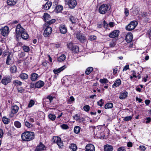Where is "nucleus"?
Masks as SVG:
<instances>
[{
    "mask_svg": "<svg viewBox=\"0 0 151 151\" xmlns=\"http://www.w3.org/2000/svg\"><path fill=\"white\" fill-rule=\"evenodd\" d=\"M96 37L94 35H91L89 37V39L91 40H93L96 39Z\"/></svg>",
    "mask_w": 151,
    "mask_h": 151,
    "instance_id": "obj_50",
    "label": "nucleus"
},
{
    "mask_svg": "<svg viewBox=\"0 0 151 151\" xmlns=\"http://www.w3.org/2000/svg\"><path fill=\"white\" fill-rule=\"evenodd\" d=\"M139 148L141 150L143 151H145L146 149V148L145 147V146H140L139 147Z\"/></svg>",
    "mask_w": 151,
    "mask_h": 151,
    "instance_id": "obj_58",
    "label": "nucleus"
},
{
    "mask_svg": "<svg viewBox=\"0 0 151 151\" xmlns=\"http://www.w3.org/2000/svg\"><path fill=\"white\" fill-rule=\"evenodd\" d=\"M35 102L32 100H31L28 104V107H32L34 104Z\"/></svg>",
    "mask_w": 151,
    "mask_h": 151,
    "instance_id": "obj_47",
    "label": "nucleus"
},
{
    "mask_svg": "<svg viewBox=\"0 0 151 151\" xmlns=\"http://www.w3.org/2000/svg\"><path fill=\"white\" fill-rule=\"evenodd\" d=\"M53 98V97L50 95L47 96V99H49L50 103L52 102Z\"/></svg>",
    "mask_w": 151,
    "mask_h": 151,
    "instance_id": "obj_52",
    "label": "nucleus"
},
{
    "mask_svg": "<svg viewBox=\"0 0 151 151\" xmlns=\"http://www.w3.org/2000/svg\"><path fill=\"white\" fill-rule=\"evenodd\" d=\"M86 150L88 151H95V147L93 145L89 144L86 145Z\"/></svg>",
    "mask_w": 151,
    "mask_h": 151,
    "instance_id": "obj_13",
    "label": "nucleus"
},
{
    "mask_svg": "<svg viewBox=\"0 0 151 151\" xmlns=\"http://www.w3.org/2000/svg\"><path fill=\"white\" fill-rule=\"evenodd\" d=\"M2 121L4 124H7L9 122V119L5 117L4 116L3 118Z\"/></svg>",
    "mask_w": 151,
    "mask_h": 151,
    "instance_id": "obj_36",
    "label": "nucleus"
},
{
    "mask_svg": "<svg viewBox=\"0 0 151 151\" xmlns=\"http://www.w3.org/2000/svg\"><path fill=\"white\" fill-rule=\"evenodd\" d=\"M127 146L129 147H131L132 146V143L130 142H129L127 143Z\"/></svg>",
    "mask_w": 151,
    "mask_h": 151,
    "instance_id": "obj_59",
    "label": "nucleus"
},
{
    "mask_svg": "<svg viewBox=\"0 0 151 151\" xmlns=\"http://www.w3.org/2000/svg\"><path fill=\"white\" fill-rule=\"evenodd\" d=\"M76 38L81 42H83L86 39V37L84 35L82 34L78 33L76 35Z\"/></svg>",
    "mask_w": 151,
    "mask_h": 151,
    "instance_id": "obj_11",
    "label": "nucleus"
},
{
    "mask_svg": "<svg viewBox=\"0 0 151 151\" xmlns=\"http://www.w3.org/2000/svg\"><path fill=\"white\" fill-rule=\"evenodd\" d=\"M24 50L25 52H28L29 50V47L26 46H24L23 47Z\"/></svg>",
    "mask_w": 151,
    "mask_h": 151,
    "instance_id": "obj_44",
    "label": "nucleus"
},
{
    "mask_svg": "<svg viewBox=\"0 0 151 151\" xmlns=\"http://www.w3.org/2000/svg\"><path fill=\"white\" fill-rule=\"evenodd\" d=\"M80 127L79 126L75 127L74 129V132L76 134H78L80 131Z\"/></svg>",
    "mask_w": 151,
    "mask_h": 151,
    "instance_id": "obj_35",
    "label": "nucleus"
},
{
    "mask_svg": "<svg viewBox=\"0 0 151 151\" xmlns=\"http://www.w3.org/2000/svg\"><path fill=\"white\" fill-rule=\"evenodd\" d=\"M115 45V43L113 42H111L110 44V46L111 47H114Z\"/></svg>",
    "mask_w": 151,
    "mask_h": 151,
    "instance_id": "obj_61",
    "label": "nucleus"
},
{
    "mask_svg": "<svg viewBox=\"0 0 151 151\" xmlns=\"http://www.w3.org/2000/svg\"><path fill=\"white\" fill-rule=\"evenodd\" d=\"M90 109V107L89 105H86L84 106L83 109L84 110L86 111H88Z\"/></svg>",
    "mask_w": 151,
    "mask_h": 151,
    "instance_id": "obj_48",
    "label": "nucleus"
},
{
    "mask_svg": "<svg viewBox=\"0 0 151 151\" xmlns=\"http://www.w3.org/2000/svg\"><path fill=\"white\" fill-rule=\"evenodd\" d=\"M151 121V118L150 117L147 118V121L146 122V123H149Z\"/></svg>",
    "mask_w": 151,
    "mask_h": 151,
    "instance_id": "obj_64",
    "label": "nucleus"
},
{
    "mask_svg": "<svg viewBox=\"0 0 151 151\" xmlns=\"http://www.w3.org/2000/svg\"><path fill=\"white\" fill-rule=\"evenodd\" d=\"M19 76L23 80L27 79L28 78V75L25 73L21 74Z\"/></svg>",
    "mask_w": 151,
    "mask_h": 151,
    "instance_id": "obj_26",
    "label": "nucleus"
},
{
    "mask_svg": "<svg viewBox=\"0 0 151 151\" xmlns=\"http://www.w3.org/2000/svg\"><path fill=\"white\" fill-rule=\"evenodd\" d=\"M15 86H21L22 84V83L20 81L18 80H15L13 82Z\"/></svg>",
    "mask_w": 151,
    "mask_h": 151,
    "instance_id": "obj_37",
    "label": "nucleus"
},
{
    "mask_svg": "<svg viewBox=\"0 0 151 151\" xmlns=\"http://www.w3.org/2000/svg\"><path fill=\"white\" fill-rule=\"evenodd\" d=\"M71 50L73 52L77 53L79 51V48L78 47L76 46H74Z\"/></svg>",
    "mask_w": 151,
    "mask_h": 151,
    "instance_id": "obj_39",
    "label": "nucleus"
},
{
    "mask_svg": "<svg viewBox=\"0 0 151 151\" xmlns=\"http://www.w3.org/2000/svg\"><path fill=\"white\" fill-rule=\"evenodd\" d=\"M17 70V67L15 65H13L10 68V70L11 73H15Z\"/></svg>",
    "mask_w": 151,
    "mask_h": 151,
    "instance_id": "obj_31",
    "label": "nucleus"
},
{
    "mask_svg": "<svg viewBox=\"0 0 151 151\" xmlns=\"http://www.w3.org/2000/svg\"><path fill=\"white\" fill-rule=\"evenodd\" d=\"M44 84V82L42 81H39L37 82L35 85V86L37 88H40L43 86Z\"/></svg>",
    "mask_w": 151,
    "mask_h": 151,
    "instance_id": "obj_20",
    "label": "nucleus"
},
{
    "mask_svg": "<svg viewBox=\"0 0 151 151\" xmlns=\"http://www.w3.org/2000/svg\"><path fill=\"white\" fill-rule=\"evenodd\" d=\"M103 23L104 27L106 29H107L108 27L109 24H108L106 23L105 20L103 21Z\"/></svg>",
    "mask_w": 151,
    "mask_h": 151,
    "instance_id": "obj_54",
    "label": "nucleus"
},
{
    "mask_svg": "<svg viewBox=\"0 0 151 151\" xmlns=\"http://www.w3.org/2000/svg\"><path fill=\"white\" fill-rule=\"evenodd\" d=\"M13 54L12 52H9L7 57L6 63L8 65L12 64L14 62Z\"/></svg>",
    "mask_w": 151,
    "mask_h": 151,
    "instance_id": "obj_4",
    "label": "nucleus"
},
{
    "mask_svg": "<svg viewBox=\"0 0 151 151\" xmlns=\"http://www.w3.org/2000/svg\"><path fill=\"white\" fill-rule=\"evenodd\" d=\"M60 127L63 129H67L69 128V127L67 125L65 124L61 125Z\"/></svg>",
    "mask_w": 151,
    "mask_h": 151,
    "instance_id": "obj_45",
    "label": "nucleus"
},
{
    "mask_svg": "<svg viewBox=\"0 0 151 151\" xmlns=\"http://www.w3.org/2000/svg\"><path fill=\"white\" fill-rule=\"evenodd\" d=\"M19 107L16 105L13 106L11 108V112L13 114L16 113L18 111Z\"/></svg>",
    "mask_w": 151,
    "mask_h": 151,
    "instance_id": "obj_17",
    "label": "nucleus"
},
{
    "mask_svg": "<svg viewBox=\"0 0 151 151\" xmlns=\"http://www.w3.org/2000/svg\"><path fill=\"white\" fill-rule=\"evenodd\" d=\"M54 142L57 144L59 147L63 146V142L60 137H54L53 138Z\"/></svg>",
    "mask_w": 151,
    "mask_h": 151,
    "instance_id": "obj_6",
    "label": "nucleus"
},
{
    "mask_svg": "<svg viewBox=\"0 0 151 151\" xmlns=\"http://www.w3.org/2000/svg\"><path fill=\"white\" fill-rule=\"evenodd\" d=\"M74 98L73 96H71L70 97V98L69 100V101H74Z\"/></svg>",
    "mask_w": 151,
    "mask_h": 151,
    "instance_id": "obj_62",
    "label": "nucleus"
},
{
    "mask_svg": "<svg viewBox=\"0 0 151 151\" xmlns=\"http://www.w3.org/2000/svg\"><path fill=\"white\" fill-rule=\"evenodd\" d=\"M1 34L4 36L7 35L9 32V28L7 26H5L1 29Z\"/></svg>",
    "mask_w": 151,
    "mask_h": 151,
    "instance_id": "obj_9",
    "label": "nucleus"
},
{
    "mask_svg": "<svg viewBox=\"0 0 151 151\" xmlns=\"http://www.w3.org/2000/svg\"><path fill=\"white\" fill-rule=\"evenodd\" d=\"M129 69V65H126L124 66V68L123 70V71H126L127 70H128Z\"/></svg>",
    "mask_w": 151,
    "mask_h": 151,
    "instance_id": "obj_56",
    "label": "nucleus"
},
{
    "mask_svg": "<svg viewBox=\"0 0 151 151\" xmlns=\"http://www.w3.org/2000/svg\"><path fill=\"white\" fill-rule=\"evenodd\" d=\"M93 70V68L92 67H89L86 70L85 73L86 75H88L89 74L91 71Z\"/></svg>",
    "mask_w": 151,
    "mask_h": 151,
    "instance_id": "obj_32",
    "label": "nucleus"
},
{
    "mask_svg": "<svg viewBox=\"0 0 151 151\" xmlns=\"http://www.w3.org/2000/svg\"><path fill=\"white\" fill-rule=\"evenodd\" d=\"M133 38V35L130 32H129L126 36V41L128 42H130L132 41Z\"/></svg>",
    "mask_w": 151,
    "mask_h": 151,
    "instance_id": "obj_12",
    "label": "nucleus"
},
{
    "mask_svg": "<svg viewBox=\"0 0 151 151\" xmlns=\"http://www.w3.org/2000/svg\"><path fill=\"white\" fill-rule=\"evenodd\" d=\"M65 58L66 57L65 55L64 54H62L57 58V60L59 62H61L64 60Z\"/></svg>",
    "mask_w": 151,
    "mask_h": 151,
    "instance_id": "obj_24",
    "label": "nucleus"
},
{
    "mask_svg": "<svg viewBox=\"0 0 151 151\" xmlns=\"http://www.w3.org/2000/svg\"><path fill=\"white\" fill-rule=\"evenodd\" d=\"M80 117L78 116V114H76L75 115L74 117V118L75 120L78 121L79 119L80 118Z\"/></svg>",
    "mask_w": 151,
    "mask_h": 151,
    "instance_id": "obj_57",
    "label": "nucleus"
},
{
    "mask_svg": "<svg viewBox=\"0 0 151 151\" xmlns=\"http://www.w3.org/2000/svg\"><path fill=\"white\" fill-rule=\"evenodd\" d=\"M109 10V6L106 4H103L99 8V12L101 14H105Z\"/></svg>",
    "mask_w": 151,
    "mask_h": 151,
    "instance_id": "obj_2",
    "label": "nucleus"
},
{
    "mask_svg": "<svg viewBox=\"0 0 151 151\" xmlns=\"http://www.w3.org/2000/svg\"><path fill=\"white\" fill-rule=\"evenodd\" d=\"M14 124L15 126L17 128H20L21 126L20 123L17 121L15 122Z\"/></svg>",
    "mask_w": 151,
    "mask_h": 151,
    "instance_id": "obj_41",
    "label": "nucleus"
},
{
    "mask_svg": "<svg viewBox=\"0 0 151 151\" xmlns=\"http://www.w3.org/2000/svg\"><path fill=\"white\" fill-rule=\"evenodd\" d=\"M125 13L126 16H127L129 14L128 10L127 9H125Z\"/></svg>",
    "mask_w": 151,
    "mask_h": 151,
    "instance_id": "obj_63",
    "label": "nucleus"
},
{
    "mask_svg": "<svg viewBox=\"0 0 151 151\" xmlns=\"http://www.w3.org/2000/svg\"><path fill=\"white\" fill-rule=\"evenodd\" d=\"M63 9V7L61 5H58L57 6L55 9L57 12H60Z\"/></svg>",
    "mask_w": 151,
    "mask_h": 151,
    "instance_id": "obj_30",
    "label": "nucleus"
},
{
    "mask_svg": "<svg viewBox=\"0 0 151 151\" xmlns=\"http://www.w3.org/2000/svg\"><path fill=\"white\" fill-rule=\"evenodd\" d=\"M127 92L125 91L120 93L119 96V98L121 99H123L126 98L127 97Z\"/></svg>",
    "mask_w": 151,
    "mask_h": 151,
    "instance_id": "obj_23",
    "label": "nucleus"
},
{
    "mask_svg": "<svg viewBox=\"0 0 151 151\" xmlns=\"http://www.w3.org/2000/svg\"><path fill=\"white\" fill-rule=\"evenodd\" d=\"M24 123L25 126L28 128H30L32 127V124H30L27 121H25Z\"/></svg>",
    "mask_w": 151,
    "mask_h": 151,
    "instance_id": "obj_43",
    "label": "nucleus"
},
{
    "mask_svg": "<svg viewBox=\"0 0 151 151\" xmlns=\"http://www.w3.org/2000/svg\"><path fill=\"white\" fill-rule=\"evenodd\" d=\"M11 79L9 78L4 77L1 81V83L4 85H6L11 82Z\"/></svg>",
    "mask_w": 151,
    "mask_h": 151,
    "instance_id": "obj_15",
    "label": "nucleus"
},
{
    "mask_svg": "<svg viewBox=\"0 0 151 151\" xmlns=\"http://www.w3.org/2000/svg\"><path fill=\"white\" fill-rule=\"evenodd\" d=\"M132 119V117L131 116H127L125 117L124 119V121H129L131 119Z\"/></svg>",
    "mask_w": 151,
    "mask_h": 151,
    "instance_id": "obj_51",
    "label": "nucleus"
},
{
    "mask_svg": "<svg viewBox=\"0 0 151 151\" xmlns=\"http://www.w3.org/2000/svg\"><path fill=\"white\" fill-rule=\"evenodd\" d=\"M113 107V104L111 103H110L106 104L105 106V109H109L112 108Z\"/></svg>",
    "mask_w": 151,
    "mask_h": 151,
    "instance_id": "obj_33",
    "label": "nucleus"
},
{
    "mask_svg": "<svg viewBox=\"0 0 151 151\" xmlns=\"http://www.w3.org/2000/svg\"><path fill=\"white\" fill-rule=\"evenodd\" d=\"M138 23L137 21H133L131 22L126 27V29L127 30L130 31L134 29L137 25Z\"/></svg>",
    "mask_w": 151,
    "mask_h": 151,
    "instance_id": "obj_3",
    "label": "nucleus"
},
{
    "mask_svg": "<svg viewBox=\"0 0 151 151\" xmlns=\"http://www.w3.org/2000/svg\"><path fill=\"white\" fill-rule=\"evenodd\" d=\"M99 81L101 83H106L108 82V81L106 78H104L103 79H100Z\"/></svg>",
    "mask_w": 151,
    "mask_h": 151,
    "instance_id": "obj_46",
    "label": "nucleus"
},
{
    "mask_svg": "<svg viewBox=\"0 0 151 151\" xmlns=\"http://www.w3.org/2000/svg\"><path fill=\"white\" fill-rule=\"evenodd\" d=\"M60 30L61 33L64 34H65L67 31V29L65 25H61L60 27Z\"/></svg>",
    "mask_w": 151,
    "mask_h": 151,
    "instance_id": "obj_14",
    "label": "nucleus"
},
{
    "mask_svg": "<svg viewBox=\"0 0 151 151\" xmlns=\"http://www.w3.org/2000/svg\"><path fill=\"white\" fill-rule=\"evenodd\" d=\"M69 19L72 23H76L77 20V19L76 18L73 16L70 17Z\"/></svg>",
    "mask_w": 151,
    "mask_h": 151,
    "instance_id": "obj_38",
    "label": "nucleus"
},
{
    "mask_svg": "<svg viewBox=\"0 0 151 151\" xmlns=\"http://www.w3.org/2000/svg\"><path fill=\"white\" fill-rule=\"evenodd\" d=\"M17 1V0H8L7 3L9 5H13L16 4Z\"/></svg>",
    "mask_w": 151,
    "mask_h": 151,
    "instance_id": "obj_25",
    "label": "nucleus"
},
{
    "mask_svg": "<svg viewBox=\"0 0 151 151\" xmlns=\"http://www.w3.org/2000/svg\"><path fill=\"white\" fill-rule=\"evenodd\" d=\"M67 46L68 47V48L70 50H71L73 48L74 46L73 45V43L70 42L68 44Z\"/></svg>",
    "mask_w": 151,
    "mask_h": 151,
    "instance_id": "obj_49",
    "label": "nucleus"
},
{
    "mask_svg": "<svg viewBox=\"0 0 151 151\" xmlns=\"http://www.w3.org/2000/svg\"><path fill=\"white\" fill-rule=\"evenodd\" d=\"M22 38L24 40L27 39L29 37V35L27 32L24 31L21 35Z\"/></svg>",
    "mask_w": 151,
    "mask_h": 151,
    "instance_id": "obj_27",
    "label": "nucleus"
},
{
    "mask_svg": "<svg viewBox=\"0 0 151 151\" xmlns=\"http://www.w3.org/2000/svg\"><path fill=\"white\" fill-rule=\"evenodd\" d=\"M48 117L52 121L54 120L56 118V116L55 115L51 114L49 115Z\"/></svg>",
    "mask_w": 151,
    "mask_h": 151,
    "instance_id": "obj_40",
    "label": "nucleus"
},
{
    "mask_svg": "<svg viewBox=\"0 0 151 151\" xmlns=\"http://www.w3.org/2000/svg\"><path fill=\"white\" fill-rule=\"evenodd\" d=\"M121 83V81L120 79H118L116 80L113 85V87L114 88V87H117L119 86Z\"/></svg>",
    "mask_w": 151,
    "mask_h": 151,
    "instance_id": "obj_28",
    "label": "nucleus"
},
{
    "mask_svg": "<svg viewBox=\"0 0 151 151\" xmlns=\"http://www.w3.org/2000/svg\"><path fill=\"white\" fill-rule=\"evenodd\" d=\"M34 133L32 132H26L23 133L21 135L22 140L24 141H29L34 139Z\"/></svg>",
    "mask_w": 151,
    "mask_h": 151,
    "instance_id": "obj_1",
    "label": "nucleus"
},
{
    "mask_svg": "<svg viewBox=\"0 0 151 151\" xmlns=\"http://www.w3.org/2000/svg\"><path fill=\"white\" fill-rule=\"evenodd\" d=\"M70 149L72 150L73 151H76L77 148V146L76 145L74 144H72L70 146Z\"/></svg>",
    "mask_w": 151,
    "mask_h": 151,
    "instance_id": "obj_34",
    "label": "nucleus"
},
{
    "mask_svg": "<svg viewBox=\"0 0 151 151\" xmlns=\"http://www.w3.org/2000/svg\"><path fill=\"white\" fill-rule=\"evenodd\" d=\"M109 25L111 27H113L114 26V23L113 22H111L109 23Z\"/></svg>",
    "mask_w": 151,
    "mask_h": 151,
    "instance_id": "obj_60",
    "label": "nucleus"
},
{
    "mask_svg": "<svg viewBox=\"0 0 151 151\" xmlns=\"http://www.w3.org/2000/svg\"><path fill=\"white\" fill-rule=\"evenodd\" d=\"M52 29L51 27L47 26L46 29L44 30V35L45 37L48 36L51 33Z\"/></svg>",
    "mask_w": 151,
    "mask_h": 151,
    "instance_id": "obj_8",
    "label": "nucleus"
},
{
    "mask_svg": "<svg viewBox=\"0 0 151 151\" xmlns=\"http://www.w3.org/2000/svg\"><path fill=\"white\" fill-rule=\"evenodd\" d=\"M55 19H50L48 21H46V23L48 24H50L55 22Z\"/></svg>",
    "mask_w": 151,
    "mask_h": 151,
    "instance_id": "obj_42",
    "label": "nucleus"
},
{
    "mask_svg": "<svg viewBox=\"0 0 151 151\" xmlns=\"http://www.w3.org/2000/svg\"><path fill=\"white\" fill-rule=\"evenodd\" d=\"M105 151H112L113 150V146L109 145H106L104 146Z\"/></svg>",
    "mask_w": 151,
    "mask_h": 151,
    "instance_id": "obj_18",
    "label": "nucleus"
},
{
    "mask_svg": "<svg viewBox=\"0 0 151 151\" xmlns=\"http://www.w3.org/2000/svg\"><path fill=\"white\" fill-rule=\"evenodd\" d=\"M45 148V146L42 143L40 142L39 145H38L35 150L36 151H41L44 150Z\"/></svg>",
    "mask_w": 151,
    "mask_h": 151,
    "instance_id": "obj_16",
    "label": "nucleus"
},
{
    "mask_svg": "<svg viewBox=\"0 0 151 151\" xmlns=\"http://www.w3.org/2000/svg\"><path fill=\"white\" fill-rule=\"evenodd\" d=\"M43 17L45 19V21L46 22V21H48L50 19H51L50 15L48 14L47 13H44Z\"/></svg>",
    "mask_w": 151,
    "mask_h": 151,
    "instance_id": "obj_29",
    "label": "nucleus"
},
{
    "mask_svg": "<svg viewBox=\"0 0 151 151\" xmlns=\"http://www.w3.org/2000/svg\"><path fill=\"white\" fill-rule=\"evenodd\" d=\"M85 121V119L83 117H80L78 122L82 123L83 122Z\"/></svg>",
    "mask_w": 151,
    "mask_h": 151,
    "instance_id": "obj_53",
    "label": "nucleus"
},
{
    "mask_svg": "<svg viewBox=\"0 0 151 151\" xmlns=\"http://www.w3.org/2000/svg\"><path fill=\"white\" fill-rule=\"evenodd\" d=\"M65 2L71 9L74 8L77 5V2L75 0H65Z\"/></svg>",
    "mask_w": 151,
    "mask_h": 151,
    "instance_id": "obj_5",
    "label": "nucleus"
},
{
    "mask_svg": "<svg viewBox=\"0 0 151 151\" xmlns=\"http://www.w3.org/2000/svg\"><path fill=\"white\" fill-rule=\"evenodd\" d=\"M118 151H126L124 147H121L119 148L117 150Z\"/></svg>",
    "mask_w": 151,
    "mask_h": 151,
    "instance_id": "obj_55",
    "label": "nucleus"
},
{
    "mask_svg": "<svg viewBox=\"0 0 151 151\" xmlns=\"http://www.w3.org/2000/svg\"><path fill=\"white\" fill-rule=\"evenodd\" d=\"M38 77V75L36 73H32L31 75V79L32 81H35Z\"/></svg>",
    "mask_w": 151,
    "mask_h": 151,
    "instance_id": "obj_22",
    "label": "nucleus"
},
{
    "mask_svg": "<svg viewBox=\"0 0 151 151\" xmlns=\"http://www.w3.org/2000/svg\"><path fill=\"white\" fill-rule=\"evenodd\" d=\"M52 3L50 1H48L45 5L44 6V9L45 10H47L49 9L51 6L52 5Z\"/></svg>",
    "mask_w": 151,
    "mask_h": 151,
    "instance_id": "obj_21",
    "label": "nucleus"
},
{
    "mask_svg": "<svg viewBox=\"0 0 151 151\" xmlns=\"http://www.w3.org/2000/svg\"><path fill=\"white\" fill-rule=\"evenodd\" d=\"M24 31V29L21 26L20 24H18L16 29V32L17 35H20Z\"/></svg>",
    "mask_w": 151,
    "mask_h": 151,
    "instance_id": "obj_7",
    "label": "nucleus"
},
{
    "mask_svg": "<svg viewBox=\"0 0 151 151\" xmlns=\"http://www.w3.org/2000/svg\"><path fill=\"white\" fill-rule=\"evenodd\" d=\"M119 31L118 30H115L111 33L109 35V37L111 38L117 37L119 35Z\"/></svg>",
    "mask_w": 151,
    "mask_h": 151,
    "instance_id": "obj_10",
    "label": "nucleus"
},
{
    "mask_svg": "<svg viewBox=\"0 0 151 151\" xmlns=\"http://www.w3.org/2000/svg\"><path fill=\"white\" fill-rule=\"evenodd\" d=\"M66 68V66L64 65L57 69H54L53 70V72L55 74H58V73L64 70Z\"/></svg>",
    "mask_w": 151,
    "mask_h": 151,
    "instance_id": "obj_19",
    "label": "nucleus"
}]
</instances>
